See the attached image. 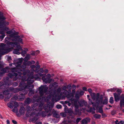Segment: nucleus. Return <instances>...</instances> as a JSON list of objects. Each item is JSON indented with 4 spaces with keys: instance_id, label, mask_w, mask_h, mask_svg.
I'll use <instances>...</instances> for the list:
<instances>
[{
    "instance_id": "nucleus-53",
    "label": "nucleus",
    "mask_w": 124,
    "mask_h": 124,
    "mask_svg": "<svg viewBox=\"0 0 124 124\" xmlns=\"http://www.w3.org/2000/svg\"><path fill=\"white\" fill-rule=\"evenodd\" d=\"M115 122V124H119V122H118V120H116Z\"/></svg>"
},
{
    "instance_id": "nucleus-11",
    "label": "nucleus",
    "mask_w": 124,
    "mask_h": 124,
    "mask_svg": "<svg viewBox=\"0 0 124 124\" xmlns=\"http://www.w3.org/2000/svg\"><path fill=\"white\" fill-rule=\"evenodd\" d=\"M100 93H96V103L98 104L101 105L102 104V101L103 100V97L101 96L99 97Z\"/></svg>"
},
{
    "instance_id": "nucleus-21",
    "label": "nucleus",
    "mask_w": 124,
    "mask_h": 124,
    "mask_svg": "<svg viewBox=\"0 0 124 124\" xmlns=\"http://www.w3.org/2000/svg\"><path fill=\"white\" fill-rule=\"evenodd\" d=\"M9 68L8 67H6L5 68H2L1 71L2 72V74L6 73H7L9 71Z\"/></svg>"
},
{
    "instance_id": "nucleus-27",
    "label": "nucleus",
    "mask_w": 124,
    "mask_h": 124,
    "mask_svg": "<svg viewBox=\"0 0 124 124\" xmlns=\"http://www.w3.org/2000/svg\"><path fill=\"white\" fill-rule=\"evenodd\" d=\"M31 101V100L29 98H27L25 101V103L26 104L30 103Z\"/></svg>"
},
{
    "instance_id": "nucleus-29",
    "label": "nucleus",
    "mask_w": 124,
    "mask_h": 124,
    "mask_svg": "<svg viewBox=\"0 0 124 124\" xmlns=\"http://www.w3.org/2000/svg\"><path fill=\"white\" fill-rule=\"evenodd\" d=\"M40 51L39 50H37L35 52L33 51L32 53L31 54V55H35L36 54H38L39 53Z\"/></svg>"
},
{
    "instance_id": "nucleus-2",
    "label": "nucleus",
    "mask_w": 124,
    "mask_h": 124,
    "mask_svg": "<svg viewBox=\"0 0 124 124\" xmlns=\"http://www.w3.org/2000/svg\"><path fill=\"white\" fill-rule=\"evenodd\" d=\"M19 86L21 87L20 88H14L12 87H10L9 88V89L10 91H12L15 93H17L20 91H22L23 92H24V91H25L26 89H28L30 92L28 93V95L29 96H31L34 93V90L33 89L34 87V85H30V83L27 82V84L25 83L24 80H22L19 85Z\"/></svg>"
},
{
    "instance_id": "nucleus-44",
    "label": "nucleus",
    "mask_w": 124,
    "mask_h": 124,
    "mask_svg": "<svg viewBox=\"0 0 124 124\" xmlns=\"http://www.w3.org/2000/svg\"><path fill=\"white\" fill-rule=\"evenodd\" d=\"M84 92L83 91H81L79 93L80 95H82L84 94Z\"/></svg>"
},
{
    "instance_id": "nucleus-6",
    "label": "nucleus",
    "mask_w": 124,
    "mask_h": 124,
    "mask_svg": "<svg viewBox=\"0 0 124 124\" xmlns=\"http://www.w3.org/2000/svg\"><path fill=\"white\" fill-rule=\"evenodd\" d=\"M43 74L40 73H38L34 76H30L28 78L27 80L28 83H30V85H32L31 84L33 83L34 81L33 79V78H35L36 80H37L38 79H40L39 76H42Z\"/></svg>"
},
{
    "instance_id": "nucleus-51",
    "label": "nucleus",
    "mask_w": 124,
    "mask_h": 124,
    "mask_svg": "<svg viewBox=\"0 0 124 124\" xmlns=\"http://www.w3.org/2000/svg\"><path fill=\"white\" fill-rule=\"evenodd\" d=\"M124 121L121 120L119 122V124H124Z\"/></svg>"
},
{
    "instance_id": "nucleus-41",
    "label": "nucleus",
    "mask_w": 124,
    "mask_h": 124,
    "mask_svg": "<svg viewBox=\"0 0 124 124\" xmlns=\"http://www.w3.org/2000/svg\"><path fill=\"white\" fill-rule=\"evenodd\" d=\"M81 119L80 118H77L76 121L77 124Z\"/></svg>"
},
{
    "instance_id": "nucleus-61",
    "label": "nucleus",
    "mask_w": 124,
    "mask_h": 124,
    "mask_svg": "<svg viewBox=\"0 0 124 124\" xmlns=\"http://www.w3.org/2000/svg\"><path fill=\"white\" fill-rule=\"evenodd\" d=\"M5 36V35H3L2 36H0V37H1V38H3Z\"/></svg>"
},
{
    "instance_id": "nucleus-10",
    "label": "nucleus",
    "mask_w": 124,
    "mask_h": 124,
    "mask_svg": "<svg viewBox=\"0 0 124 124\" xmlns=\"http://www.w3.org/2000/svg\"><path fill=\"white\" fill-rule=\"evenodd\" d=\"M9 88H6V89L3 92V93L5 96L6 99H9L11 97V95L9 93V92L10 91L9 90Z\"/></svg>"
},
{
    "instance_id": "nucleus-9",
    "label": "nucleus",
    "mask_w": 124,
    "mask_h": 124,
    "mask_svg": "<svg viewBox=\"0 0 124 124\" xmlns=\"http://www.w3.org/2000/svg\"><path fill=\"white\" fill-rule=\"evenodd\" d=\"M9 78L7 77L4 81V84L1 82H0V87L2 86V88L5 87V85H7L8 87L12 85L11 83L10 82L9 80Z\"/></svg>"
},
{
    "instance_id": "nucleus-24",
    "label": "nucleus",
    "mask_w": 124,
    "mask_h": 124,
    "mask_svg": "<svg viewBox=\"0 0 124 124\" xmlns=\"http://www.w3.org/2000/svg\"><path fill=\"white\" fill-rule=\"evenodd\" d=\"M30 55L29 54H27L26 56L24 58V60L25 62H27L28 60L30 59Z\"/></svg>"
},
{
    "instance_id": "nucleus-16",
    "label": "nucleus",
    "mask_w": 124,
    "mask_h": 124,
    "mask_svg": "<svg viewBox=\"0 0 124 124\" xmlns=\"http://www.w3.org/2000/svg\"><path fill=\"white\" fill-rule=\"evenodd\" d=\"M35 61L33 60H32L31 62L29 61L28 62V63H26L24 62L23 63V65H22L21 67L23 69H25L26 67V66L28 65L29 64H34L35 63Z\"/></svg>"
},
{
    "instance_id": "nucleus-18",
    "label": "nucleus",
    "mask_w": 124,
    "mask_h": 124,
    "mask_svg": "<svg viewBox=\"0 0 124 124\" xmlns=\"http://www.w3.org/2000/svg\"><path fill=\"white\" fill-rule=\"evenodd\" d=\"M79 105L80 107L86 106L87 104V102L84 100H81L78 102Z\"/></svg>"
},
{
    "instance_id": "nucleus-37",
    "label": "nucleus",
    "mask_w": 124,
    "mask_h": 124,
    "mask_svg": "<svg viewBox=\"0 0 124 124\" xmlns=\"http://www.w3.org/2000/svg\"><path fill=\"white\" fill-rule=\"evenodd\" d=\"M5 96L1 92H0V99L1 100L3 99L4 97Z\"/></svg>"
},
{
    "instance_id": "nucleus-59",
    "label": "nucleus",
    "mask_w": 124,
    "mask_h": 124,
    "mask_svg": "<svg viewBox=\"0 0 124 124\" xmlns=\"http://www.w3.org/2000/svg\"><path fill=\"white\" fill-rule=\"evenodd\" d=\"M7 124H10L9 121L8 120H7Z\"/></svg>"
},
{
    "instance_id": "nucleus-30",
    "label": "nucleus",
    "mask_w": 124,
    "mask_h": 124,
    "mask_svg": "<svg viewBox=\"0 0 124 124\" xmlns=\"http://www.w3.org/2000/svg\"><path fill=\"white\" fill-rule=\"evenodd\" d=\"M6 19L4 17L3 15V14L1 13H0V20H5Z\"/></svg>"
},
{
    "instance_id": "nucleus-28",
    "label": "nucleus",
    "mask_w": 124,
    "mask_h": 124,
    "mask_svg": "<svg viewBox=\"0 0 124 124\" xmlns=\"http://www.w3.org/2000/svg\"><path fill=\"white\" fill-rule=\"evenodd\" d=\"M23 62V60L20 59L18 61H17L16 62V64H17L16 66L17 67H19L20 66V65H21L22 62Z\"/></svg>"
},
{
    "instance_id": "nucleus-8",
    "label": "nucleus",
    "mask_w": 124,
    "mask_h": 124,
    "mask_svg": "<svg viewBox=\"0 0 124 124\" xmlns=\"http://www.w3.org/2000/svg\"><path fill=\"white\" fill-rule=\"evenodd\" d=\"M11 36V37H12L13 38L12 39V41H17L21 43V44H23L22 41L23 40L20 36L18 35L16 36L14 35H12Z\"/></svg>"
},
{
    "instance_id": "nucleus-40",
    "label": "nucleus",
    "mask_w": 124,
    "mask_h": 124,
    "mask_svg": "<svg viewBox=\"0 0 124 124\" xmlns=\"http://www.w3.org/2000/svg\"><path fill=\"white\" fill-rule=\"evenodd\" d=\"M14 105L15 106V107H18V103L17 102H13Z\"/></svg>"
},
{
    "instance_id": "nucleus-31",
    "label": "nucleus",
    "mask_w": 124,
    "mask_h": 124,
    "mask_svg": "<svg viewBox=\"0 0 124 124\" xmlns=\"http://www.w3.org/2000/svg\"><path fill=\"white\" fill-rule=\"evenodd\" d=\"M94 117L96 119H99L101 117V115H100L95 114L93 115Z\"/></svg>"
},
{
    "instance_id": "nucleus-62",
    "label": "nucleus",
    "mask_w": 124,
    "mask_h": 124,
    "mask_svg": "<svg viewBox=\"0 0 124 124\" xmlns=\"http://www.w3.org/2000/svg\"><path fill=\"white\" fill-rule=\"evenodd\" d=\"M115 112H111V114L112 115H114L115 114Z\"/></svg>"
},
{
    "instance_id": "nucleus-55",
    "label": "nucleus",
    "mask_w": 124,
    "mask_h": 124,
    "mask_svg": "<svg viewBox=\"0 0 124 124\" xmlns=\"http://www.w3.org/2000/svg\"><path fill=\"white\" fill-rule=\"evenodd\" d=\"M36 124H42V122H36L35 123Z\"/></svg>"
},
{
    "instance_id": "nucleus-48",
    "label": "nucleus",
    "mask_w": 124,
    "mask_h": 124,
    "mask_svg": "<svg viewBox=\"0 0 124 124\" xmlns=\"http://www.w3.org/2000/svg\"><path fill=\"white\" fill-rule=\"evenodd\" d=\"M19 97V96H18L17 95H15L13 97V98L14 99H15L16 100L18 99V98Z\"/></svg>"
},
{
    "instance_id": "nucleus-49",
    "label": "nucleus",
    "mask_w": 124,
    "mask_h": 124,
    "mask_svg": "<svg viewBox=\"0 0 124 124\" xmlns=\"http://www.w3.org/2000/svg\"><path fill=\"white\" fill-rule=\"evenodd\" d=\"M12 122V123L14 124H16L17 123V122L14 120H13Z\"/></svg>"
},
{
    "instance_id": "nucleus-42",
    "label": "nucleus",
    "mask_w": 124,
    "mask_h": 124,
    "mask_svg": "<svg viewBox=\"0 0 124 124\" xmlns=\"http://www.w3.org/2000/svg\"><path fill=\"white\" fill-rule=\"evenodd\" d=\"M56 107L58 109L61 108H62V106L60 105H56Z\"/></svg>"
},
{
    "instance_id": "nucleus-33",
    "label": "nucleus",
    "mask_w": 124,
    "mask_h": 124,
    "mask_svg": "<svg viewBox=\"0 0 124 124\" xmlns=\"http://www.w3.org/2000/svg\"><path fill=\"white\" fill-rule=\"evenodd\" d=\"M12 111L15 113H17L18 112V109L17 107H15L12 110Z\"/></svg>"
},
{
    "instance_id": "nucleus-3",
    "label": "nucleus",
    "mask_w": 124,
    "mask_h": 124,
    "mask_svg": "<svg viewBox=\"0 0 124 124\" xmlns=\"http://www.w3.org/2000/svg\"><path fill=\"white\" fill-rule=\"evenodd\" d=\"M10 39L9 38L7 37L5 39V42L6 43H8L10 46V45L11 46V48H8H8H9L10 49V51L11 49H12L13 48L15 47V45L16 46V47L18 49H15L13 52V53L14 54H17L19 55L20 54V53L19 52L20 50H22V49L21 47L20 44H19L17 42H15L14 43H13L12 42H10L8 43V40H9Z\"/></svg>"
},
{
    "instance_id": "nucleus-36",
    "label": "nucleus",
    "mask_w": 124,
    "mask_h": 124,
    "mask_svg": "<svg viewBox=\"0 0 124 124\" xmlns=\"http://www.w3.org/2000/svg\"><path fill=\"white\" fill-rule=\"evenodd\" d=\"M108 102V100L107 99H104L103 101H102V104H107Z\"/></svg>"
},
{
    "instance_id": "nucleus-13",
    "label": "nucleus",
    "mask_w": 124,
    "mask_h": 124,
    "mask_svg": "<svg viewBox=\"0 0 124 124\" xmlns=\"http://www.w3.org/2000/svg\"><path fill=\"white\" fill-rule=\"evenodd\" d=\"M52 114L54 117L56 118H59L60 117L59 115L57 114L55 110H51L50 112L47 115V116H49L51 115Z\"/></svg>"
},
{
    "instance_id": "nucleus-57",
    "label": "nucleus",
    "mask_w": 124,
    "mask_h": 124,
    "mask_svg": "<svg viewBox=\"0 0 124 124\" xmlns=\"http://www.w3.org/2000/svg\"><path fill=\"white\" fill-rule=\"evenodd\" d=\"M8 60L9 61H10L11 59V57L10 56L8 57Z\"/></svg>"
},
{
    "instance_id": "nucleus-17",
    "label": "nucleus",
    "mask_w": 124,
    "mask_h": 124,
    "mask_svg": "<svg viewBox=\"0 0 124 124\" xmlns=\"http://www.w3.org/2000/svg\"><path fill=\"white\" fill-rule=\"evenodd\" d=\"M90 119L88 117H86L83 119L81 121L82 124H87L90 121Z\"/></svg>"
},
{
    "instance_id": "nucleus-46",
    "label": "nucleus",
    "mask_w": 124,
    "mask_h": 124,
    "mask_svg": "<svg viewBox=\"0 0 124 124\" xmlns=\"http://www.w3.org/2000/svg\"><path fill=\"white\" fill-rule=\"evenodd\" d=\"M74 114V115H76L77 114H75V113H74L72 111H71L70 112H69V115L70 116H71V115L72 114Z\"/></svg>"
},
{
    "instance_id": "nucleus-26",
    "label": "nucleus",
    "mask_w": 124,
    "mask_h": 124,
    "mask_svg": "<svg viewBox=\"0 0 124 124\" xmlns=\"http://www.w3.org/2000/svg\"><path fill=\"white\" fill-rule=\"evenodd\" d=\"M91 96L92 99L94 101L96 99V93H92L90 94Z\"/></svg>"
},
{
    "instance_id": "nucleus-23",
    "label": "nucleus",
    "mask_w": 124,
    "mask_h": 124,
    "mask_svg": "<svg viewBox=\"0 0 124 124\" xmlns=\"http://www.w3.org/2000/svg\"><path fill=\"white\" fill-rule=\"evenodd\" d=\"M80 95H79V93L78 92H77L75 95V97L76 99H76V100H78L77 102H78V99H79V98H80ZM73 99L75 100V99H73ZM77 104H78V102H77ZM74 105V106H75V105ZM75 107L77 109H78V108H77L75 107Z\"/></svg>"
},
{
    "instance_id": "nucleus-1",
    "label": "nucleus",
    "mask_w": 124,
    "mask_h": 124,
    "mask_svg": "<svg viewBox=\"0 0 124 124\" xmlns=\"http://www.w3.org/2000/svg\"><path fill=\"white\" fill-rule=\"evenodd\" d=\"M48 88V87L46 85H41L39 87V91L40 96H39L38 95L35 94L33 96V98L35 99L34 100H36L38 103H34L32 106V108L33 110L32 113L30 114V116H33L35 115L36 116H41L43 117H44L49 112V111H46L45 109V111H42L38 113L36 112V111H40L42 110L43 103L42 102H41L39 103V102L40 101V100H41V98L42 99L43 98L42 96L44 94L46 93Z\"/></svg>"
},
{
    "instance_id": "nucleus-20",
    "label": "nucleus",
    "mask_w": 124,
    "mask_h": 124,
    "mask_svg": "<svg viewBox=\"0 0 124 124\" xmlns=\"http://www.w3.org/2000/svg\"><path fill=\"white\" fill-rule=\"evenodd\" d=\"M32 108V107H31ZM27 108L28 109V110L27 111V112L26 113V115L27 117H29V112H30V111H32V112L33 110V109L32 108V109H31V110H30L31 108L30 106H28L27 107ZM32 113V112L31 113Z\"/></svg>"
},
{
    "instance_id": "nucleus-22",
    "label": "nucleus",
    "mask_w": 124,
    "mask_h": 124,
    "mask_svg": "<svg viewBox=\"0 0 124 124\" xmlns=\"http://www.w3.org/2000/svg\"><path fill=\"white\" fill-rule=\"evenodd\" d=\"M25 112V108L23 107H21L19 110V112L21 115H24Z\"/></svg>"
},
{
    "instance_id": "nucleus-39",
    "label": "nucleus",
    "mask_w": 124,
    "mask_h": 124,
    "mask_svg": "<svg viewBox=\"0 0 124 124\" xmlns=\"http://www.w3.org/2000/svg\"><path fill=\"white\" fill-rule=\"evenodd\" d=\"M99 111L100 113H102L103 111L101 108H100L99 109Z\"/></svg>"
},
{
    "instance_id": "nucleus-54",
    "label": "nucleus",
    "mask_w": 124,
    "mask_h": 124,
    "mask_svg": "<svg viewBox=\"0 0 124 124\" xmlns=\"http://www.w3.org/2000/svg\"><path fill=\"white\" fill-rule=\"evenodd\" d=\"M12 33V31H8L7 32V33L8 34H11Z\"/></svg>"
},
{
    "instance_id": "nucleus-60",
    "label": "nucleus",
    "mask_w": 124,
    "mask_h": 124,
    "mask_svg": "<svg viewBox=\"0 0 124 124\" xmlns=\"http://www.w3.org/2000/svg\"><path fill=\"white\" fill-rule=\"evenodd\" d=\"M24 50L26 51V52L28 51V49L27 48H24Z\"/></svg>"
},
{
    "instance_id": "nucleus-35",
    "label": "nucleus",
    "mask_w": 124,
    "mask_h": 124,
    "mask_svg": "<svg viewBox=\"0 0 124 124\" xmlns=\"http://www.w3.org/2000/svg\"><path fill=\"white\" fill-rule=\"evenodd\" d=\"M22 51L21 54L23 56H25V54H26L27 52L25 51H24V50H22Z\"/></svg>"
},
{
    "instance_id": "nucleus-19",
    "label": "nucleus",
    "mask_w": 124,
    "mask_h": 124,
    "mask_svg": "<svg viewBox=\"0 0 124 124\" xmlns=\"http://www.w3.org/2000/svg\"><path fill=\"white\" fill-rule=\"evenodd\" d=\"M115 100L116 101H118L120 99V97L119 96V94H117L116 93H114Z\"/></svg>"
},
{
    "instance_id": "nucleus-45",
    "label": "nucleus",
    "mask_w": 124,
    "mask_h": 124,
    "mask_svg": "<svg viewBox=\"0 0 124 124\" xmlns=\"http://www.w3.org/2000/svg\"><path fill=\"white\" fill-rule=\"evenodd\" d=\"M88 91L90 93V94L92 93V90L90 88L88 89Z\"/></svg>"
},
{
    "instance_id": "nucleus-7",
    "label": "nucleus",
    "mask_w": 124,
    "mask_h": 124,
    "mask_svg": "<svg viewBox=\"0 0 124 124\" xmlns=\"http://www.w3.org/2000/svg\"><path fill=\"white\" fill-rule=\"evenodd\" d=\"M42 77V79L43 82L46 84H49L53 80V79L50 78L51 77L50 74H48L47 75L45 74Z\"/></svg>"
},
{
    "instance_id": "nucleus-58",
    "label": "nucleus",
    "mask_w": 124,
    "mask_h": 124,
    "mask_svg": "<svg viewBox=\"0 0 124 124\" xmlns=\"http://www.w3.org/2000/svg\"><path fill=\"white\" fill-rule=\"evenodd\" d=\"M114 89H111L110 90H108L107 91L108 92L109 91H110L112 92H113V91H114Z\"/></svg>"
},
{
    "instance_id": "nucleus-15",
    "label": "nucleus",
    "mask_w": 124,
    "mask_h": 124,
    "mask_svg": "<svg viewBox=\"0 0 124 124\" xmlns=\"http://www.w3.org/2000/svg\"><path fill=\"white\" fill-rule=\"evenodd\" d=\"M23 92L24 93H20V95L19 96V98L20 101H22L25 98V95L28 92L27 90H25V91H24V92Z\"/></svg>"
},
{
    "instance_id": "nucleus-32",
    "label": "nucleus",
    "mask_w": 124,
    "mask_h": 124,
    "mask_svg": "<svg viewBox=\"0 0 124 124\" xmlns=\"http://www.w3.org/2000/svg\"><path fill=\"white\" fill-rule=\"evenodd\" d=\"M23 72V75H25L29 73L30 71L29 70H24Z\"/></svg>"
},
{
    "instance_id": "nucleus-5",
    "label": "nucleus",
    "mask_w": 124,
    "mask_h": 124,
    "mask_svg": "<svg viewBox=\"0 0 124 124\" xmlns=\"http://www.w3.org/2000/svg\"><path fill=\"white\" fill-rule=\"evenodd\" d=\"M10 49L7 47L5 45L1 43L0 46V56L10 52Z\"/></svg>"
},
{
    "instance_id": "nucleus-50",
    "label": "nucleus",
    "mask_w": 124,
    "mask_h": 124,
    "mask_svg": "<svg viewBox=\"0 0 124 124\" xmlns=\"http://www.w3.org/2000/svg\"><path fill=\"white\" fill-rule=\"evenodd\" d=\"M39 70V71L40 72H41L42 73L44 72V71L43 70V69L42 68H40V69Z\"/></svg>"
},
{
    "instance_id": "nucleus-52",
    "label": "nucleus",
    "mask_w": 124,
    "mask_h": 124,
    "mask_svg": "<svg viewBox=\"0 0 124 124\" xmlns=\"http://www.w3.org/2000/svg\"><path fill=\"white\" fill-rule=\"evenodd\" d=\"M83 89L85 91H87V89L86 87H83Z\"/></svg>"
},
{
    "instance_id": "nucleus-25",
    "label": "nucleus",
    "mask_w": 124,
    "mask_h": 124,
    "mask_svg": "<svg viewBox=\"0 0 124 124\" xmlns=\"http://www.w3.org/2000/svg\"><path fill=\"white\" fill-rule=\"evenodd\" d=\"M13 102L8 103L7 104V105L8 107L11 109L13 108L14 105Z\"/></svg>"
},
{
    "instance_id": "nucleus-4",
    "label": "nucleus",
    "mask_w": 124,
    "mask_h": 124,
    "mask_svg": "<svg viewBox=\"0 0 124 124\" xmlns=\"http://www.w3.org/2000/svg\"><path fill=\"white\" fill-rule=\"evenodd\" d=\"M66 88L67 87L66 86H64L63 87L62 90H64L63 94L67 97L71 101V103L74 104L75 107L76 108H78V106L77 103L78 100H76L73 99V98L74 97L73 94L71 93L70 90V92L66 90Z\"/></svg>"
},
{
    "instance_id": "nucleus-43",
    "label": "nucleus",
    "mask_w": 124,
    "mask_h": 124,
    "mask_svg": "<svg viewBox=\"0 0 124 124\" xmlns=\"http://www.w3.org/2000/svg\"><path fill=\"white\" fill-rule=\"evenodd\" d=\"M18 83L17 82H14L13 84V86H16L18 85Z\"/></svg>"
},
{
    "instance_id": "nucleus-63",
    "label": "nucleus",
    "mask_w": 124,
    "mask_h": 124,
    "mask_svg": "<svg viewBox=\"0 0 124 124\" xmlns=\"http://www.w3.org/2000/svg\"><path fill=\"white\" fill-rule=\"evenodd\" d=\"M68 106H70L71 105V103H70V102H69L68 103Z\"/></svg>"
},
{
    "instance_id": "nucleus-12",
    "label": "nucleus",
    "mask_w": 124,
    "mask_h": 124,
    "mask_svg": "<svg viewBox=\"0 0 124 124\" xmlns=\"http://www.w3.org/2000/svg\"><path fill=\"white\" fill-rule=\"evenodd\" d=\"M16 70V69L15 68L11 69V71L9 73L8 76L11 78H13V77L14 76L16 77L17 76L18 74L17 73H15Z\"/></svg>"
},
{
    "instance_id": "nucleus-64",
    "label": "nucleus",
    "mask_w": 124,
    "mask_h": 124,
    "mask_svg": "<svg viewBox=\"0 0 124 124\" xmlns=\"http://www.w3.org/2000/svg\"><path fill=\"white\" fill-rule=\"evenodd\" d=\"M0 33L1 34H3L4 33V32L3 31H0Z\"/></svg>"
},
{
    "instance_id": "nucleus-14",
    "label": "nucleus",
    "mask_w": 124,
    "mask_h": 124,
    "mask_svg": "<svg viewBox=\"0 0 124 124\" xmlns=\"http://www.w3.org/2000/svg\"><path fill=\"white\" fill-rule=\"evenodd\" d=\"M61 91V89L60 88H58L57 89V91L54 92V93L53 94H51V97H52L54 98H57V97L58 96L59 94L60 93Z\"/></svg>"
},
{
    "instance_id": "nucleus-56",
    "label": "nucleus",
    "mask_w": 124,
    "mask_h": 124,
    "mask_svg": "<svg viewBox=\"0 0 124 124\" xmlns=\"http://www.w3.org/2000/svg\"><path fill=\"white\" fill-rule=\"evenodd\" d=\"M44 72L47 73L48 72V70L47 69H45L44 71Z\"/></svg>"
},
{
    "instance_id": "nucleus-34",
    "label": "nucleus",
    "mask_w": 124,
    "mask_h": 124,
    "mask_svg": "<svg viewBox=\"0 0 124 124\" xmlns=\"http://www.w3.org/2000/svg\"><path fill=\"white\" fill-rule=\"evenodd\" d=\"M109 102L111 104H112L114 103L113 98L112 97H110L109 100Z\"/></svg>"
},
{
    "instance_id": "nucleus-38",
    "label": "nucleus",
    "mask_w": 124,
    "mask_h": 124,
    "mask_svg": "<svg viewBox=\"0 0 124 124\" xmlns=\"http://www.w3.org/2000/svg\"><path fill=\"white\" fill-rule=\"evenodd\" d=\"M116 92L118 93V94H119L120 95V94L122 93V91L121 89H117V90Z\"/></svg>"
},
{
    "instance_id": "nucleus-47",
    "label": "nucleus",
    "mask_w": 124,
    "mask_h": 124,
    "mask_svg": "<svg viewBox=\"0 0 124 124\" xmlns=\"http://www.w3.org/2000/svg\"><path fill=\"white\" fill-rule=\"evenodd\" d=\"M55 83V82H54V84ZM53 84H51L49 85V87L50 88V89H51V88H52L53 87Z\"/></svg>"
}]
</instances>
